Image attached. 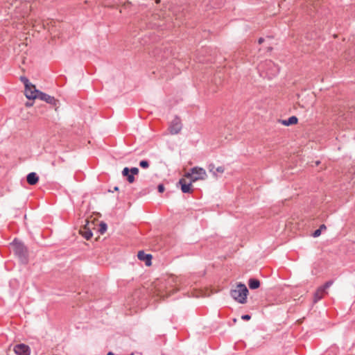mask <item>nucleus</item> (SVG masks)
<instances>
[{
	"mask_svg": "<svg viewBox=\"0 0 355 355\" xmlns=\"http://www.w3.org/2000/svg\"><path fill=\"white\" fill-rule=\"evenodd\" d=\"M248 289L244 284L239 283L230 291L231 297L240 304H245L247 302Z\"/></svg>",
	"mask_w": 355,
	"mask_h": 355,
	"instance_id": "1",
	"label": "nucleus"
},
{
	"mask_svg": "<svg viewBox=\"0 0 355 355\" xmlns=\"http://www.w3.org/2000/svg\"><path fill=\"white\" fill-rule=\"evenodd\" d=\"M184 177L190 178L191 182L205 180L207 178L205 170L201 167L195 166L184 175Z\"/></svg>",
	"mask_w": 355,
	"mask_h": 355,
	"instance_id": "2",
	"label": "nucleus"
},
{
	"mask_svg": "<svg viewBox=\"0 0 355 355\" xmlns=\"http://www.w3.org/2000/svg\"><path fill=\"white\" fill-rule=\"evenodd\" d=\"M14 251L15 254L19 257L20 261L26 263L28 261V252L26 248L21 243H13Z\"/></svg>",
	"mask_w": 355,
	"mask_h": 355,
	"instance_id": "3",
	"label": "nucleus"
},
{
	"mask_svg": "<svg viewBox=\"0 0 355 355\" xmlns=\"http://www.w3.org/2000/svg\"><path fill=\"white\" fill-rule=\"evenodd\" d=\"M13 351L17 355L31 354V348L29 347L28 345L24 343L15 345L14 346Z\"/></svg>",
	"mask_w": 355,
	"mask_h": 355,
	"instance_id": "4",
	"label": "nucleus"
},
{
	"mask_svg": "<svg viewBox=\"0 0 355 355\" xmlns=\"http://www.w3.org/2000/svg\"><path fill=\"white\" fill-rule=\"evenodd\" d=\"M40 91L36 89L35 86L33 84L30 87H25V96L28 99L37 98V94Z\"/></svg>",
	"mask_w": 355,
	"mask_h": 355,
	"instance_id": "5",
	"label": "nucleus"
},
{
	"mask_svg": "<svg viewBox=\"0 0 355 355\" xmlns=\"http://www.w3.org/2000/svg\"><path fill=\"white\" fill-rule=\"evenodd\" d=\"M182 123L180 119L176 117L172 122L169 127V131L172 135H176L182 130Z\"/></svg>",
	"mask_w": 355,
	"mask_h": 355,
	"instance_id": "6",
	"label": "nucleus"
},
{
	"mask_svg": "<svg viewBox=\"0 0 355 355\" xmlns=\"http://www.w3.org/2000/svg\"><path fill=\"white\" fill-rule=\"evenodd\" d=\"M37 98L53 105H56L58 103V101L55 99L53 96H51L42 92H40L39 94H37Z\"/></svg>",
	"mask_w": 355,
	"mask_h": 355,
	"instance_id": "7",
	"label": "nucleus"
},
{
	"mask_svg": "<svg viewBox=\"0 0 355 355\" xmlns=\"http://www.w3.org/2000/svg\"><path fill=\"white\" fill-rule=\"evenodd\" d=\"M192 182L191 180L189 183H187L184 179L182 178L178 183L181 185V190L184 193H191L193 192L191 189Z\"/></svg>",
	"mask_w": 355,
	"mask_h": 355,
	"instance_id": "8",
	"label": "nucleus"
},
{
	"mask_svg": "<svg viewBox=\"0 0 355 355\" xmlns=\"http://www.w3.org/2000/svg\"><path fill=\"white\" fill-rule=\"evenodd\" d=\"M137 257L139 260L144 261L146 266H149L151 265V254H146L144 251H139L138 252Z\"/></svg>",
	"mask_w": 355,
	"mask_h": 355,
	"instance_id": "9",
	"label": "nucleus"
},
{
	"mask_svg": "<svg viewBox=\"0 0 355 355\" xmlns=\"http://www.w3.org/2000/svg\"><path fill=\"white\" fill-rule=\"evenodd\" d=\"M208 170L210 173L213 174V175L216 178L218 177L217 173H223L225 171V168L223 166H218L215 167L214 164H209L208 166Z\"/></svg>",
	"mask_w": 355,
	"mask_h": 355,
	"instance_id": "10",
	"label": "nucleus"
},
{
	"mask_svg": "<svg viewBox=\"0 0 355 355\" xmlns=\"http://www.w3.org/2000/svg\"><path fill=\"white\" fill-rule=\"evenodd\" d=\"M26 180L29 184L35 185V184L37 183V182L39 180V177L36 173L31 172L28 174V175L26 177Z\"/></svg>",
	"mask_w": 355,
	"mask_h": 355,
	"instance_id": "11",
	"label": "nucleus"
},
{
	"mask_svg": "<svg viewBox=\"0 0 355 355\" xmlns=\"http://www.w3.org/2000/svg\"><path fill=\"white\" fill-rule=\"evenodd\" d=\"M297 118L295 116H292L289 117L287 120H281L280 122L282 124L288 126L290 125L296 124L297 123Z\"/></svg>",
	"mask_w": 355,
	"mask_h": 355,
	"instance_id": "12",
	"label": "nucleus"
},
{
	"mask_svg": "<svg viewBox=\"0 0 355 355\" xmlns=\"http://www.w3.org/2000/svg\"><path fill=\"white\" fill-rule=\"evenodd\" d=\"M248 285L250 289H256L259 287L260 282L256 279H250L248 281Z\"/></svg>",
	"mask_w": 355,
	"mask_h": 355,
	"instance_id": "13",
	"label": "nucleus"
},
{
	"mask_svg": "<svg viewBox=\"0 0 355 355\" xmlns=\"http://www.w3.org/2000/svg\"><path fill=\"white\" fill-rule=\"evenodd\" d=\"M80 232L82 234V236L87 240L90 239L93 236L92 231L87 229L86 227H84V229L80 230Z\"/></svg>",
	"mask_w": 355,
	"mask_h": 355,
	"instance_id": "14",
	"label": "nucleus"
},
{
	"mask_svg": "<svg viewBox=\"0 0 355 355\" xmlns=\"http://www.w3.org/2000/svg\"><path fill=\"white\" fill-rule=\"evenodd\" d=\"M323 294H324V292L322 291V289H321L320 288H318L314 294V298H313L314 302H317L318 301L321 300L322 298Z\"/></svg>",
	"mask_w": 355,
	"mask_h": 355,
	"instance_id": "15",
	"label": "nucleus"
},
{
	"mask_svg": "<svg viewBox=\"0 0 355 355\" xmlns=\"http://www.w3.org/2000/svg\"><path fill=\"white\" fill-rule=\"evenodd\" d=\"M334 284V281L329 280L327 282L322 286H320V288L322 289V291L324 293L325 290L329 288L332 284Z\"/></svg>",
	"mask_w": 355,
	"mask_h": 355,
	"instance_id": "16",
	"label": "nucleus"
},
{
	"mask_svg": "<svg viewBox=\"0 0 355 355\" xmlns=\"http://www.w3.org/2000/svg\"><path fill=\"white\" fill-rule=\"evenodd\" d=\"M20 80L24 84L25 87H30V85L31 83L29 82L28 79L26 77L21 76Z\"/></svg>",
	"mask_w": 355,
	"mask_h": 355,
	"instance_id": "17",
	"label": "nucleus"
},
{
	"mask_svg": "<svg viewBox=\"0 0 355 355\" xmlns=\"http://www.w3.org/2000/svg\"><path fill=\"white\" fill-rule=\"evenodd\" d=\"M139 166L141 168H147L149 166V162L148 161H146V160H141L139 162Z\"/></svg>",
	"mask_w": 355,
	"mask_h": 355,
	"instance_id": "18",
	"label": "nucleus"
},
{
	"mask_svg": "<svg viewBox=\"0 0 355 355\" xmlns=\"http://www.w3.org/2000/svg\"><path fill=\"white\" fill-rule=\"evenodd\" d=\"M126 178H127V180H128V182L129 183H130V184H131V183H133V182H135V176H134L132 174H131V173H129V174L126 176Z\"/></svg>",
	"mask_w": 355,
	"mask_h": 355,
	"instance_id": "19",
	"label": "nucleus"
},
{
	"mask_svg": "<svg viewBox=\"0 0 355 355\" xmlns=\"http://www.w3.org/2000/svg\"><path fill=\"white\" fill-rule=\"evenodd\" d=\"M107 230V225L104 223H101L100 225V232L103 234Z\"/></svg>",
	"mask_w": 355,
	"mask_h": 355,
	"instance_id": "20",
	"label": "nucleus"
},
{
	"mask_svg": "<svg viewBox=\"0 0 355 355\" xmlns=\"http://www.w3.org/2000/svg\"><path fill=\"white\" fill-rule=\"evenodd\" d=\"M139 168H137V167H132L130 169V172L131 173V174H132L133 175H137L139 173Z\"/></svg>",
	"mask_w": 355,
	"mask_h": 355,
	"instance_id": "21",
	"label": "nucleus"
},
{
	"mask_svg": "<svg viewBox=\"0 0 355 355\" xmlns=\"http://www.w3.org/2000/svg\"><path fill=\"white\" fill-rule=\"evenodd\" d=\"M130 173V168L128 167H125L121 172L123 176L124 177H126Z\"/></svg>",
	"mask_w": 355,
	"mask_h": 355,
	"instance_id": "22",
	"label": "nucleus"
},
{
	"mask_svg": "<svg viewBox=\"0 0 355 355\" xmlns=\"http://www.w3.org/2000/svg\"><path fill=\"white\" fill-rule=\"evenodd\" d=\"M321 230L320 229L316 230L312 234L313 237H318L321 234Z\"/></svg>",
	"mask_w": 355,
	"mask_h": 355,
	"instance_id": "23",
	"label": "nucleus"
},
{
	"mask_svg": "<svg viewBox=\"0 0 355 355\" xmlns=\"http://www.w3.org/2000/svg\"><path fill=\"white\" fill-rule=\"evenodd\" d=\"M157 189H158V191L160 193H162L164 191V187L162 184L158 185Z\"/></svg>",
	"mask_w": 355,
	"mask_h": 355,
	"instance_id": "24",
	"label": "nucleus"
},
{
	"mask_svg": "<svg viewBox=\"0 0 355 355\" xmlns=\"http://www.w3.org/2000/svg\"><path fill=\"white\" fill-rule=\"evenodd\" d=\"M251 318V316L250 315H243L241 316V319L244 320H249Z\"/></svg>",
	"mask_w": 355,
	"mask_h": 355,
	"instance_id": "25",
	"label": "nucleus"
},
{
	"mask_svg": "<svg viewBox=\"0 0 355 355\" xmlns=\"http://www.w3.org/2000/svg\"><path fill=\"white\" fill-rule=\"evenodd\" d=\"M347 57H346V58L347 59H354L355 58V55H351V53L350 51L347 52Z\"/></svg>",
	"mask_w": 355,
	"mask_h": 355,
	"instance_id": "26",
	"label": "nucleus"
},
{
	"mask_svg": "<svg viewBox=\"0 0 355 355\" xmlns=\"http://www.w3.org/2000/svg\"><path fill=\"white\" fill-rule=\"evenodd\" d=\"M326 228L327 227H326L325 225L322 224L320 225L319 229L322 231V230H326Z\"/></svg>",
	"mask_w": 355,
	"mask_h": 355,
	"instance_id": "27",
	"label": "nucleus"
},
{
	"mask_svg": "<svg viewBox=\"0 0 355 355\" xmlns=\"http://www.w3.org/2000/svg\"><path fill=\"white\" fill-rule=\"evenodd\" d=\"M264 41V39L263 37H260L258 40L259 44H262Z\"/></svg>",
	"mask_w": 355,
	"mask_h": 355,
	"instance_id": "28",
	"label": "nucleus"
},
{
	"mask_svg": "<svg viewBox=\"0 0 355 355\" xmlns=\"http://www.w3.org/2000/svg\"><path fill=\"white\" fill-rule=\"evenodd\" d=\"M107 355H114V353H113V352H109L107 353Z\"/></svg>",
	"mask_w": 355,
	"mask_h": 355,
	"instance_id": "29",
	"label": "nucleus"
},
{
	"mask_svg": "<svg viewBox=\"0 0 355 355\" xmlns=\"http://www.w3.org/2000/svg\"><path fill=\"white\" fill-rule=\"evenodd\" d=\"M118 190H119V187H115L114 188V191H118Z\"/></svg>",
	"mask_w": 355,
	"mask_h": 355,
	"instance_id": "30",
	"label": "nucleus"
},
{
	"mask_svg": "<svg viewBox=\"0 0 355 355\" xmlns=\"http://www.w3.org/2000/svg\"><path fill=\"white\" fill-rule=\"evenodd\" d=\"M31 105H32V103H26V106H28V107L31 106Z\"/></svg>",
	"mask_w": 355,
	"mask_h": 355,
	"instance_id": "31",
	"label": "nucleus"
},
{
	"mask_svg": "<svg viewBox=\"0 0 355 355\" xmlns=\"http://www.w3.org/2000/svg\"><path fill=\"white\" fill-rule=\"evenodd\" d=\"M320 164V162H316V164L318 165Z\"/></svg>",
	"mask_w": 355,
	"mask_h": 355,
	"instance_id": "32",
	"label": "nucleus"
},
{
	"mask_svg": "<svg viewBox=\"0 0 355 355\" xmlns=\"http://www.w3.org/2000/svg\"><path fill=\"white\" fill-rule=\"evenodd\" d=\"M130 355H133V354H131Z\"/></svg>",
	"mask_w": 355,
	"mask_h": 355,
	"instance_id": "33",
	"label": "nucleus"
}]
</instances>
